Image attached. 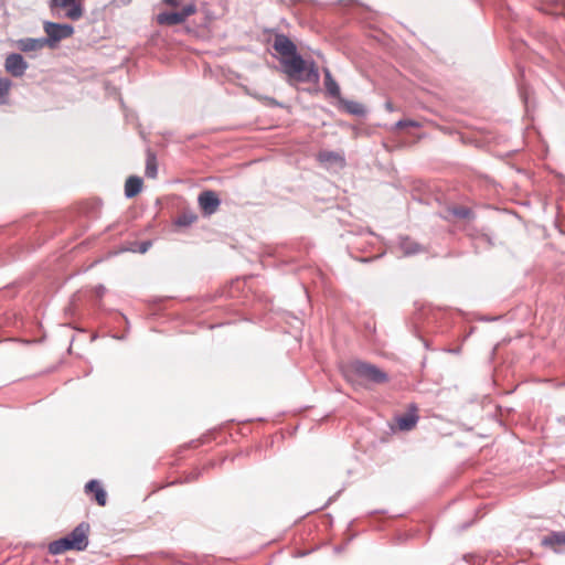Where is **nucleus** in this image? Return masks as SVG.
I'll use <instances>...</instances> for the list:
<instances>
[{"instance_id": "12", "label": "nucleus", "mask_w": 565, "mask_h": 565, "mask_svg": "<svg viewBox=\"0 0 565 565\" xmlns=\"http://www.w3.org/2000/svg\"><path fill=\"white\" fill-rule=\"evenodd\" d=\"M70 550H75V547H73L67 536L56 540L49 545V551L53 555L62 554Z\"/></svg>"}, {"instance_id": "26", "label": "nucleus", "mask_w": 565, "mask_h": 565, "mask_svg": "<svg viewBox=\"0 0 565 565\" xmlns=\"http://www.w3.org/2000/svg\"><path fill=\"white\" fill-rule=\"evenodd\" d=\"M148 247H149V243H143V244H142V246H141V248H140V252H141V253L147 252Z\"/></svg>"}, {"instance_id": "2", "label": "nucleus", "mask_w": 565, "mask_h": 565, "mask_svg": "<svg viewBox=\"0 0 565 565\" xmlns=\"http://www.w3.org/2000/svg\"><path fill=\"white\" fill-rule=\"evenodd\" d=\"M344 376L349 381H355L358 379L365 382L382 383L386 381V374L376 366L356 361L351 363L344 371Z\"/></svg>"}, {"instance_id": "5", "label": "nucleus", "mask_w": 565, "mask_h": 565, "mask_svg": "<svg viewBox=\"0 0 565 565\" xmlns=\"http://www.w3.org/2000/svg\"><path fill=\"white\" fill-rule=\"evenodd\" d=\"M89 525L87 523L78 524L67 537L76 551H84L88 545Z\"/></svg>"}, {"instance_id": "8", "label": "nucleus", "mask_w": 565, "mask_h": 565, "mask_svg": "<svg viewBox=\"0 0 565 565\" xmlns=\"http://www.w3.org/2000/svg\"><path fill=\"white\" fill-rule=\"evenodd\" d=\"M7 72L15 77H20L24 74L28 68V64L20 54H10L6 58L4 63Z\"/></svg>"}, {"instance_id": "14", "label": "nucleus", "mask_w": 565, "mask_h": 565, "mask_svg": "<svg viewBox=\"0 0 565 565\" xmlns=\"http://www.w3.org/2000/svg\"><path fill=\"white\" fill-rule=\"evenodd\" d=\"M542 543L556 551L557 546L565 545V532H553L544 536Z\"/></svg>"}, {"instance_id": "20", "label": "nucleus", "mask_w": 565, "mask_h": 565, "mask_svg": "<svg viewBox=\"0 0 565 565\" xmlns=\"http://www.w3.org/2000/svg\"><path fill=\"white\" fill-rule=\"evenodd\" d=\"M343 105H344L347 111H349L350 114L359 115V116L365 114V108L360 103L352 102V100H344Z\"/></svg>"}, {"instance_id": "3", "label": "nucleus", "mask_w": 565, "mask_h": 565, "mask_svg": "<svg viewBox=\"0 0 565 565\" xmlns=\"http://www.w3.org/2000/svg\"><path fill=\"white\" fill-rule=\"evenodd\" d=\"M53 12L64 10L63 17L72 21H77L84 15V7L81 0H51Z\"/></svg>"}, {"instance_id": "27", "label": "nucleus", "mask_w": 565, "mask_h": 565, "mask_svg": "<svg viewBox=\"0 0 565 565\" xmlns=\"http://www.w3.org/2000/svg\"><path fill=\"white\" fill-rule=\"evenodd\" d=\"M103 291H104V287H98V288H97V294H98L99 296L103 294Z\"/></svg>"}, {"instance_id": "17", "label": "nucleus", "mask_w": 565, "mask_h": 565, "mask_svg": "<svg viewBox=\"0 0 565 565\" xmlns=\"http://www.w3.org/2000/svg\"><path fill=\"white\" fill-rule=\"evenodd\" d=\"M399 248L406 256L422 252L420 245L407 237L401 239Z\"/></svg>"}, {"instance_id": "1", "label": "nucleus", "mask_w": 565, "mask_h": 565, "mask_svg": "<svg viewBox=\"0 0 565 565\" xmlns=\"http://www.w3.org/2000/svg\"><path fill=\"white\" fill-rule=\"evenodd\" d=\"M284 73L290 81L317 84L320 75L315 63H308L299 54L280 61Z\"/></svg>"}, {"instance_id": "11", "label": "nucleus", "mask_w": 565, "mask_h": 565, "mask_svg": "<svg viewBox=\"0 0 565 565\" xmlns=\"http://www.w3.org/2000/svg\"><path fill=\"white\" fill-rule=\"evenodd\" d=\"M85 490L88 493L92 492L95 494V499L99 505L104 507L106 504V492L97 480H90L88 483H86Z\"/></svg>"}, {"instance_id": "24", "label": "nucleus", "mask_w": 565, "mask_h": 565, "mask_svg": "<svg viewBox=\"0 0 565 565\" xmlns=\"http://www.w3.org/2000/svg\"><path fill=\"white\" fill-rule=\"evenodd\" d=\"M454 215L460 217V218H466L468 217L469 215V210L465 209V207H458V209H454L452 211Z\"/></svg>"}, {"instance_id": "25", "label": "nucleus", "mask_w": 565, "mask_h": 565, "mask_svg": "<svg viewBox=\"0 0 565 565\" xmlns=\"http://www.w3.org/2000/svg\"><path fill=\"white\" fill-rule=\"evenodd\" d=\"M163 2L171 7H175L178 4V0H163Z\"/></svg>"}, {"instance_id": "4", "label": "nucleus", "mask_w": 565, "mask_h": 565, "mask_svg": "<svg viewBox=\"0 0 565 565\" xmlns=\"http://www.w3.org/2000/svg\"><path fill=\"white\" fill-rule=\"evenodd\" d=\"M44 31L47 34L49 45L54 46L61 40L72 36L74 28L71 24H60L54 22H45Z\"/></svg>"}, {"instance_id": "7", "label": "nucleus", "mask_w": 565, "mask_h": 565, "mask_svg": "<svg viewBox=\"0 0 565 565\" xmlns=\"http://www.w3.org/2000/svg\"><path fill=\"white\" fill-rule=\"evenodd\" d=\"M318 160L324 168L334 171L342 169L345 163L344 157L341 153L334 151L319 152Z\"/></svg>"}, {"instance_id": "28", "label": "nucleus", "mask_w": 565, "mask_h": 565, "mask_svg": "<svg viewBox=\"0 0 565 565\" xmlns=\"http://www.w3.org/2000/svg\"><path fill=\"white\" fill-rule=\"evenodd\" d=\"M386 108H387L388 110H392V105H391L390 103H387V104H386Z\"/></svg>"}, {"instance_id": "21", "label": "nucleus", "mask_w": 565, "mask_h": 565, "mask_svg": "<svg viewBox=\"0 0 565 565\" xmlns=\"http://www.w3.org/2000/svg\"><path fill=\"white\" fill-rule=\"evenodd\" d=\"M10 88L11 81L8 78H0V104L7 103Z\"/></svg>"}, {"instance_id": "9", "label": "nucleus", "mask_w": 565, "mask_h": 565, "mask_svg": "<svg viewBox=\"0 0 565 565\" xmlns=\"http://www.w3.org/2000/svg\"><path fill=\"white\" fill-rule=\"evenodd\" d=\"M199 204L206 214H212L220 205V200L212 191H205L199 196Z\"/></svg>"}, {"instance_id": "15", "label": "nucleus", "mask_w": 565, "mask_h": 565, "mask_svg": "<svg viewBox=\"0 0 565 565\" xmlns=\"http://www.w3.org/2000/svg\"><path fill=\"white\" fill-rule=\"evenodd\" d=\"M158 23L167 25H175L184 22L180 12H163L158 14Z\"/></svg>"}, {"instance_id": "16", "label": "nucleus", "mask_w": 565, "mask_h": 565, "mask_svg": "<svg viewBox=\"0 0 565 565\" xmlns=\"http://www.w3.org/2000/svg\"><path fill=\"white\" fill-rule=\"evenodd\" d=\"M323 72H324V86H326L327 93L329 95H331L332 97H339L340 96L339 85L333 79V77L328 68H326Z\"/></svg>"}, {"instance_id": "13", "label": "nucleus", "mask_w": 565, "mask_h": 565, "mask_svg": "<svg viewBox=\"0 0 565 565\" xmlns=\"http://www.w3.org/2000/svg\"><path fill=\"white\" fill-rule=\"evenodd\" d=\"M142 188V180L139 177H129L125 183V194L127 198L136 196Z\"/></svg>"}, {"instance_id": "10", "label": "nucleus", "mask_w": 565, "mask_h": 565, "mask_svg": "<svg viewBox=\"0 0 565 565\" xmlns=\"http://www.w3.org/2000/svg\"><path fill=\"white\" fill-rule=\"evenodd\" d=\"M49 41L44 38L41 39H22L19 41V47L20 50L24 52H32V51H39L43 49L45 45H47Z\"/></svg>"}, {"instance_id": "19", "label": "nucleus", "mask_w": 565, "mask_h": 565, "mask_svg": "<svg viewBox=\"0 0 565 565\" xmlns=\"http://www.w3.org/2000/svg\"><path fill=\"white\" fill-rule=\"evenodd\" d=\"M158 173L157 160L153 153L149 152L146 161V175L148 178H156Z\"/></svg>"}, {"instance_id": "22", "label": "nucleus", "mask_w": 565, "mask_h": 565, "mask_svg": "<svg viewBox=\"0 0 565 565\" xmlns=\"http://www.w3.org/2000/svg\"><path fill=\"white\" fill-rule=\"evenodd\" d=\"M194 12H195V7L193 4H188V6L183 7V9L180 11L184 21L188 17H190Z\"/></svg>"}, {"instance_id": "6", "label": "nucleus", "mask_w": 565, "mask_h": 565, "mask_svg": "<svg viewBox=\"0 0 565 565\" xmlns=\"http://www.w3.org/2000/svg\"><path fill=\"white\" fill-rule=\"evenodd\" d=\"M273 46L279 54L280 61L297 54L296 45L284 34L275 36Z\"/></svg>"}, {"instance_id": "18", "label": "nucleus", "mask_w": 565, "mask_h": 565, "mask_svg": "<svg viewBox=\"0 0 565 565\" xmlns=\"http://www.w3.org/2000/svg\"><path fill=\"white\" fill-rule=\"evenodd\" d=\"M416 423L417 416L414 413L404 414L397 418V427L401 430H409L416 425Z\"/></svg>"}, {"instance_id": "23", "label": "nucleus", "mask_w": 565, "mask_h": 565, "mask_svg": "<svg viewBox=\"0 0 565 565\" xmlns=\"http://www.w3.org/2000/svg\"><path fill=\"white\" fill-rule=\"evenodd\" d=\"M415 127V126H418L416 121H413V120H399L395 124V128L396 129H403L405 127Z\"/></svg>"}]
</instances>
